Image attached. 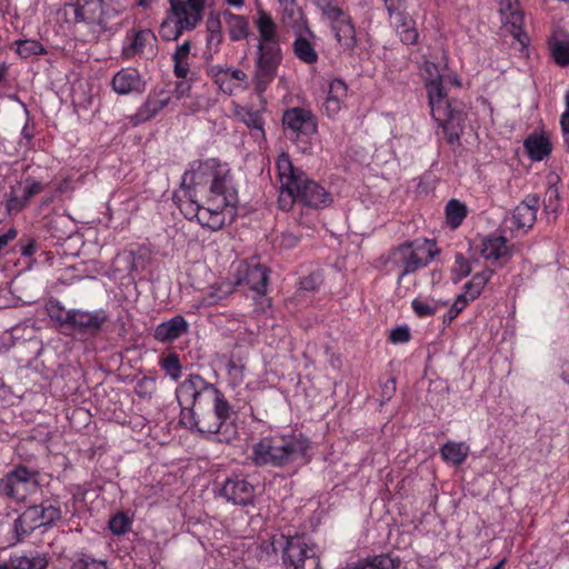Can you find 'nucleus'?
<instances>
[{
  "label": "nucleus",
  "instance_id": "1",
  "mask_svg": "<svg viewBox=\"0 0 569 569\" xmlns=\"http://www.w3.org/2000/svg\"><path fill=\"white\" fill-rule=\"evenodd\" d=\"M173 200L181 213L202 228L220 230L238 202V190L230 168L214 158L194 161L183 173Z\"/></svg>",
  "mask_w": 569,
  "mask_h": 569
},
{
  "label": "nucleus",
  "instance_id": "2",
  "mask_svg": "<svg viewBox=\"0 0 569 569\" xmlns=\"http://www.w3.org/2000/svg\"><path fill=\"white\" fill-rule=\"evenodd\" d=\"M181 423L202 433H218L230 417L223 393L199 375L188 376L176 389Z\"/></svg>",
  "mask_w": 569,
  "mask_h": 569
},
{
  "label": "nucleus",
  "instance_id": "3",
  "mask_svg": "<svg viewBox=\"0 0 569 569\" xmlns=\"http://www.w3.org/2000/svg\"><path fill=\"white\" fill-rule=\"evenodd\" d=\"M277 176L280 183L279 207L289 211L299 202L311 209H323L331 204V194L307 173L295 167L288 153L277 159Z\"/></svg>",
  "mask_w": 569,
  "mask_h": 569
},
{
  "label": "nucleus",
  "instance_id": "4",
  "mask_svg": "<svg viewBox=\"0 0 569 569\" xmlns=\"http://www.w3.org/2000/svg\"><path fill=\"white\" fill-rule=\"evenodd\" d=\"M123 6L117 0H61L58 16L68 24H82L94 37L116 32Z\"/></svg>",
  "mask_w": 569,
  "mask_h": 569
},
{
  "label": "nucleus",
  "instance_id": "5",
  "mask_svg": "<svg viewBox=\"0 0 569 569\" xmlns=\"http://www.w3.org/2000/svg\"><path fill=\"white\" fill-rule=\"evenodd\" d=\"M254 26L258 31V43L252 83L254 90L262 94L278 74L282 61V49L278 26L267 11L258 10Z\"/></svg>",
  "mask_w": 569,
  "mask_h": 569
},
{
  "label": "nucleus",
  "instance_id": "6",
  "mask_svg": "<svg viewBox=\"0 0 569 569\" xmlns=\"http://www.w3.org/2000/svg\"><path fill=\"white\" fill-rule=\"evenodd\" d=\"M308 439L301 433L271 432L252 445L250 458L258 467L281 468L305 458Z\"/></svg>",
  "mask_w": 569,
  "mask_h": 569
},
{
  "label": "nucleus",
  "instance_id": "7",
  "mask_svg": "<svg viewBox=\"0 0 569 569\" xmlns=\"http://www.w3.org/2000/svg\"><path fill=\"white\" fill-rule=\"evenodd\" d=\"M270 546L274 552L282 551V562L288 569H318L319 558L316 547L308 543L305 537L274 535Z\"/></svg>",
  "mask_w": 569,
  "mask_h": 569
},
{
  "label": "nucleus",
  "instance_id": "8",
  "mask_svg": "<svg viewBox=\"0 0 569 569\" xmlns=\"http://www.w3.org/2000/svg\"><path fill=\"white\" fill-rule=\"evenodd\" d=\"M439 250L432 240L416 239L396 248L391 252V260L400 267L399 281L409 273L428 266L438 254Z\"/></svg>",
  "mask_w": 569,
  "mask_h": 569
},
{
  "label": "nucleus",
  "instance_id": "9",
  "mask_svg": "<svg viewBox=\"0 0 569 569\" xmlns=\"http://www.w3.org/2000/svg\"><path fill=\"white\" fill-rule=\"evenodd\" d=\"M423 72L431 116L439 126L446 128L447 122L453 117V110L445 88V77L441 76L439 67L433 62H426Z\"/></svg>",
  "mask_w": 569,
  "mask_h": 569
},
{
  "label": "nucleus",
  "instance_id": "10",
  "mask_svg": "<svg viewBox=\"0 0 569 569\" xmlns=\"http://www.w3.org/2000/svg\"><path fill=\"white\" fill-rule=\"evenodd\" d=\"M268 279V269L259 261L252 259L240 261L237 264L231 281L234 283V289L241 288L247 296L251 293V298L256 300V303H260L261 308H263L264 302L269 306L264 299Z\"/></svg>",
  "mask_w": 569,
  "mask_h": 569
},
{
  "label": "nucleus",
  "instance_id": "11",
  "mask_svg": "<svg viewBox=\"0 0 569 569\" xmlns=\"http://www.w3.org/2000/svg\"><path fill=\"white\" fill-rule=\"evenodd\" d=\"M61 518V510L58 505L43 502L27 508L12 523V535L9 545L20 542L34 529L48 526Z\"/></svg>",
  "mask_w": 569,
  "mask_h": 569
},
{
  "label": "nucleus",
  "instance_id": "12",
  "mask_svg": "<svg viewBox=\"0 0 569 569\" xmlns=\"http://www.w3.org/2000/svg\"><path fill=\"white\" fill-rule=\"evenodd\" d=\"M283 124L291 131V139L303 152L311 151V138L317 133L318 124L313 114L302 108H292L284 112Z\"/></svg>",
  "mask_w": 569,
  "mask_h": 569
},
{
  "label": "nucleus",
  "instance_id": "13",
  "mask_svg": "<svg viewBox=\"0 0 569 569\" xmlns=\"http://www.w3.org/2000/svg\"><path fill=\"white\" fill-rule=\"evenodd\" d=\"M39 490L38 473L23 466L14 468L0 480V493L23 501Z\"/></svg>",
  "mask_w": 569,
  "mask_h": 569
},
{
  "label": "nucleus",
  "instance_id": "14",
  "mask_svg": "<svg viewBox=\"0 0 569 569\" xmlns=\"http://www.w3.org/2000/svg\"><path fill=\"white\" fill-rule=\"evenodd\" d=\"M107 316L103 310L92 312L82 310H69L61 323L72 328L80 333L96 335L106 322Z\"/></svg>",
  "mask_w": 569,
  "mask_h": 569
},
{
  "label": "nucleus",
  "instance_id": "15",
  "mask_svg": "<svg viewBox=\"0 0 569 569\" xmlns=\"http://www.w3.org/2000/svg\"><path fill=\"white\" fill-rule=\"evenodd\" d=\"M499 11L502 28L509 32L522 47L528 42L527 34L522 31L523 14L517 0H500Z\"/></svg>",
  "mask_w": 569,
  "mask_h": 569
},
{
  "label": "nucleus",
  "instance_id": "16",
  "mask_svg": "<svg viewBox=\"0 0 569 569\" xmlns=\"http://www.w3.org/2000/svg\"><path fill=\"white\" fill-rule=\"evenodd\" d=\"M209 76L219 89L229 96H233L238 90L247 88V73L238 68L211 66Z\"/></svg>",
  "mask_w": 569,
  "mask_h": 569
},
{
  "label": "nucleus",
  "instance_id": "17",
  "mask_svg": "<svg viewBox=\"0 0 569 569\" xmlns=\"http://www.w3.org/2000/svg\"><path fill=\"white\" fill-rule=\"evenodd\" d=\"M329 27L340 51L348 56H352L358 47L359 39L356 24L350 14L348 12L345 13L329 23Z\"/></svg>",
  "mask_w": 569,
  "mask_h": 569
},
{
  "label": "nucleus",
  "instance_id": "18",
  "mask_svg": "<svg viewBox=\"0 0 569 569\" xmlns=\"http://www.w3.org/2000/svg\"><path fill=\"white\" fill-rule=\"evenodd\" d=\"M171 100L172 93L170 90L160 89L151 91L144 103L136 111L134 114L130 116V123L132 126H138L152 119L161 110L168 107Z\"/></svg>",
  "mask_w": 569,
  "mask_h": 569
},
{
  "label": "nucleus",
  "instance_id": "19",
  "mask_svg": "<svg viewBox=\"0 0 569 569\" xmlns=\"http://www.w3.org/2000/svg\"><path fill=\"white\" fill-rule=\"evenodd\" d=\"M538 208L539 198L535 194L527 196L525 200L515 208L512 216L509 218L510 228L512 230L527 232L532 228L537 219Z\"/></svg>",
  "mask_w": 569,
  "mask_h": 569
},
{
  "label": "nucleus",
  "instance_id": "20",
  "mask_svg": "<svg viewBox=\"0 0 569 569\" xmlns=\"http://www.w3.org/2000/svg\"><path fill=\"white\" fill-rule=\"evenodd\" d=\"M221 496L233 505L248 506L254 498V488L242 478H228L220 489Z\"/></svg>",
  "mask_w": 569,
  "mask_h": 569
},
{
  "label": "nucleus",
  "instance_id": "21",
  "mask_svg": "<svg viewBox=\"0 0 569 569\" xmlns=\"http://www.w3.org/2000/svg\"><path fill=\"white\" fill-rule=\"evenodd\" d=\"M234 283L231 279L217 281L208 286L201 295L200 300L192 307L194 310L223 305L234 292Z\"/></svg>",
  "mask_w": 569,
  "mask_h": 569
},
{
  "label": "nucleus",
  "instance_id": "22",
  "mask_svg": "<svg viewBox=\"0 0 569 569\" xmlns=\"http://www.w3.org/2000/svg\"><path fill=\"white\" fill-rule=\"evenodd\" d=\"M190 326L181 315L157 325L153 331V338L161 343H171L189 332Z\"/></svg>",
  "mask_w": 569,
  "mask_h": 569
},
{
  "label": "nucleus",
  "instance_id": "23",
  "mask_svg": "<svg viewBox=\"0 0 569 569\" xmlns=\"http://www.w3.org/2000/svg\"><path fill=\"white\" fill-rule=\"evenodd\" d=\"M157 38L151 30L144 29L128 33L122 48V54L126 58H132L136 54L144 53L146 49L150 54L156 52Z\"/></svg>",
  "mask_w": 569,
  "mask_h": 569
},
{
  "label": "nucleus",
  "instance_id": "24",
  "mask_svg": "<svg viewBox=\"0 0 569 569\" xmlns=\"http://www.w3.org/2000/svg\"><path fill=\"white\" fill-rule=\"evenodd\" d=\"M144 81L134 68H122L112 78L111 86L118 94L139 93L144 90Z\"/></svg>",
  "mask_w": 569,
  "mask_h": 569
},
{
  "label": "nucleus",
  "instance_id": "25",
  "mask_svg": "<svg viewBox=\"0 0 569 569\" xmlns=\"http://www.w3.org/2000/svg\"><path fill=\"white\" fill-rule=\"evenodd\" d=\"M389 18L402 43L415 44L418 41L416 22L403 9L393 10L392 13H389Z\"/></svg>",
  "mask_w": 569,
  "mask_h": 569
},
{
  "label": "nucleus",
  "instance_id": "26",
  "mask_svg": "<svg viewBox=\"0 0 569 569\" xmlns=\"http://www.w3.org/2000/svg\"><path fill=\"white\" fill-rule=\"evenodd\" d=\"M480 254L486 260L506 261L511 257V250L503 236L493 233L481 240Z\"/></svg>",
  "mask_w": 569,
  "mask_h": 569
},
{
  "label": "nucleus",
  "instance_id": "27",
  "mask_svg": "<svg viewBox=\"0 0 569 569\" xmlns=\"http://www.w3.org/2000/svg\"><path fill=\"white\" fill-rule=\"evenodd\" d=\"M169 4L168 14L171 16L182 29L192 30L202 19V13L191 9L189 4H186L184 0H169Z\"/></svg>",
  "mask_w": 569,
  "mask_h": 569
},
{
  "label": "nucleus",
  "instance_id": "28",
  "mask_svg": "<svg viewBox=\"0 0 569 569\" xmlns=\"http://www.w3.org/2000/svg\"><path fill=\"white\" fill-rule=\"evenodd\" d=\"M234 113L247 126L256 141L262 142L266 140L264 120L261 110L237 106Z\"/></svg>",
  "mask_w": 569,
  "mask_h": 569
},
{
  "label": "nucleus",
  "instance_id": "29",
  "mask_svg": "<svg viewBox=\"0 0 569 569\" xmlns=\"http://www.w3.org/2000/svg\"><path fill=\"white\" fill-rule=\"evenodd\" d=\"M315 33L306 29L305 32H300L292 42V50L295 56L307 64H313L318 61L319 56L316 50L313 39Z\"/></svg>",
  "mask_w": 569,
  "mask_h": 569
},
{
  "label": "nucleus",
  "instance_id": "30",
  "mask_svg": "<svg viewBox=\"0 0 569 569\" xmlns=\"http://www.w3.org/2000/svg\"><path fill=\"white\" fill-rule=\"evenodd\" d=\"M523 147L532 161H542L548 158L552 151L550 138L545 133L529 134L523 142Z\"/></svg>",
  "mask_w": 569,
  "mask_h": 569
},
{
  "label": "nucleus",
  "instance_id": "31",
  "mask_svg": "<svg viewBox=\"0 0 569 569\" xmlns=\"http://www.w3.org/2000/svg\"><path fill=\"white\" fill-rule=\"evenodd\" d=\"M347 84L342 80L335 79L330 82L328 94L323 102V110L328 117L333 118L339 113L347 97Z\"/></svg>",
  "mask_w": 569,
  "mask_h": 569
},
{
  "label": "nucleus",
  "instance_id": "32",
  "mask_svg": "<svg viewBox=\"0 0 569 569\" xmlns=\"http://www.w3.org/2000/svg\"><path fill=\"white\" fill-rule=\"evenodd\" d=\"M470 453V447L465 441L449 440L440 448L442 460L450 466L459 467L467 460Z\"/></svg>",
  "mask_w": 569,
  "mask_h": 569
},
{
  "label": "nucleus",
  "instance_id": "33",
  "mask_svg": "<svg viewBox=\"0 0 569 569\" xmlns=\"http://www.w3.org/2000/svg\"><path fill=\"white\" fill-rule=\"evenodd\" d=\"M27 203V199L20 187H12L4 199L0 201V223L6 222L9 217L20 212Z\"/></svg>",
  "mask_w": 569,
  "mask_h": 569
},
{
  "label": "nucleus",
  "instance_id": "34",
  "mask_svg": "<svg viewBox=\"0 0 569 569\" xmlns=\"http://www.w3.org/2000/svg\"><path fill=\"white\" fill-rule=\"evenodd\" d=\"M399 560L388 553L347 562L343 569H396Z\"/></svg>",
  "mask_w": 569,
  "mask_h": 569
},
{
  "label": "nucleus",
  "instance_id": "35",
  "mask_svg": "<svg viewBox=\"0 0 569 569\" xmlns=\"http://www.w3.org/2000/svg\"><path fill=\"white\" fill-rule=\"evenodd\" d=\"M10 565L13 569H46L48 559L40 553H14L10 557Z\"/></svg>",
  "mask_w": 569,
  "mask_h": 569
},
{
  "label": "nucleus",
  "instance_id": "36",
  "mask_svg": "<svg viewBox=\"0 0 569 569\" xmlns=\"http://www.w3.org/2000/svg\"><path fill=\"white\" fill-rule=\"evenodd\" d=\"M224 20L232 41H240L249 36V22L246 17L226 12Z\"/></svg>",
  "mask_w": 569,
  "mask_h": 569
},
{
  "label": "nucleus",
  "instance_id": "37",
  "mask_svg": "<svg viewBox=\"0 0 569 569\" xmlns=\"http://www.w3.org/2000/svg\"><path fill=\"white\" fill-rule=\"evenodd\" d=\"M493 271L491 269H485L477 272L471 280L465 283L463 293L468 296L469 300H476L482 292L485 286L491 279Z\"/></svg>",
  "mask_w": 569,
  "mask_h": 569
},
{
  "label": "nucleus",
  "instance_id": "38",
  "mask_svg": "<svg viewBox=\"0 0 569 569\" xmlns=\"http://www.w3.org/2000/svg\"><path fill=\"white\" fill-rule=\"evenodd\" d=\"M190 53V44L188 41L178 46L174 53L172 54L173 61V73L179 79H187L190 73L188 63Z\"/></svg>",
  "mask_w": 569,
  "mask_h": 569
},
{
  "label": "nucleus",
  "instance_id": "39",
  "mask_svg": "<svg viewBox=\"0 0 569 569\" xmlns=\"http://www.w3.org/2000/svg\"><path fill=\"white\" fill-rule=\"evenodd\" d=\"M445 306V302L426 296H418L411 301L413 312L420 318L431 317Z\"/></svg>",
  "mask_w": 569,
  "mask_h": 569
},
{
  "label": "nucleus",
  "instance_id": "40",
  "mask_svg": "<svg viewBox=\"0 0 569 569\" xmlns=\"http://www.w3.org/2000/svg\"><path fill=\"white\" fill-rule=\"evenodd\" d=\"M467 216V207L457 199H451L446 206V220L452 229L458 228Z\"/></svg>",
  "mask_w": 569,
  "mask_h": 569
},
{
  "label": "nucleus",
  "instance_id": "41",
  "mask_svg": "<svg viewBox=\"0 0 569 569\" xmlns=\"http://www.w3.org/2000/svg\"><path fill=\"white\" fill-rule=\"evenodd\" d=\"M551 57L560 66L569 64V40L553 37L549 41Z\"/></svg>",
  "mask_w": 569,
  "mask_h": 569
},
{
  "label": "nucleus",
  "instance_id": "42",
  "mask_svg": "<svg viewBox=\"0 0 569 569\" xmlns=\"http://www.w3.org/2000/svg\"><path fill=\"white\" fill-rule=\"evenodd\" d=\"M312 2L321 11L328 23L347 13L336 0H312Z\"/></svg>",
  "mask_w": 569,
  "mask_h": 569
},
{
  "label": "nucleus",
  "instance_id": "43",
  "mask_svg": "<svg viewBox=\"0 0 569 569\" xmlns=\"http://www.w3.org/2000/svg\"><path fill=\"white\" fill-rule=\"evenodd\" d=\"M56 569H108V565L103 560H97L91 557H80L74 560L61 563Z\"/></svg>",
  "mask_w": 569,
  "mask_h": 569
},
{
  "label": "nucleus",
  "instance_id": "44",
  "mask_svg": "<svg viewBox=\"0 0 569 569\" xmlns=\"http://www.w3.org/2000/svg\"><path fill=\"white\" fill-rule=\"evenodd\" d=\"M282 9V22L287 26H295L302 18V12L295 0H278Z\"/></svg>",
  "mask_w": 569,
  "mask_h": 569
},
{
  "label": "nucleus",
  "instance_id": "45",
  "mask_svg": "<svg viewBox=\"0 0 569 569\" xmlns=\"http://www.w3.org/2000/svg\"><path fill=\"white\" fill-rule=\"evenodd\" d=\"M16 46V51L21 58H29L46 52L44 47L39 41L32 39L18 40Z\"/></svg>",
  "mask_w": 569,
  "mask_h": 569
},
{
  "label": "nucleus",
  "instance_id": "46",
  "mask_svg": "<svg viewBox=\"0 0 569 569\" xmlns=\"http://www.w3.org/2000/svg\"><path fill=\"white\" fill-rule=\"evenodd\" d=\"M184 31L187 30L180 28V24H178L171 16L167 14V18L160 26L159 33L162 39L173 41L177 40Z\"/></svg>",
  "mask_w": 569,
  "mask_h": 569
},
{
  "label": "nucleus",
  "instance_id": "47",
  "mask_svg": "<svg viewBox=\"0 0 569 569\" xmlns=\"http://www.w3.org/2000/svg\"><path fill=\"white\" fill-rule=\"evenodd\" d=\"M132 521L124 512H118L109 520V529L116 536L127 533L131 529Z\"/></svg>",
  "mask_w": 569,
  "mask_h": 569
},
{
  "label": "nucleus",
  "instance_id": "48",
  "mask_svg": "<svg viewBox=\"0 0 569 569\" xmlns=\"http://www.w3.org/2000/svg\"><path fill=\"white\" fill-rule=\"evenodd\" d=\"M228 381L232 387H238L244 379V366L233 359L228 360L226 363Z\"/></svg>",
  "mask_w": 569,
  "mask_h": 569
},
{
  "label": "nucleus",
  "instance_id": "49",
  "mask_svg": "<svg viewBox=\"0 0 569 569\" xmlns=\"http://www.w3.org/2000/svg\"><path fill=\"white\" fill-rule=\"evenodd\" d=\"M160 365L172 380H178L181 377L182 367L179 357L176 353L168 355L161 360Z\"/></svg>",
  "mask_w": 569,
  "mask_h": 569
},
{
  "label": "nucleus",
  "instance_id": "50",
  "mask_svg": "<svg viewBox=\"0 0 569 569\" xmlns=\"http://www.w3.org/2000/svg\"><path fill=\"white\" fill-rule=\"evenodd\" d=\"M467 297L468 296H466L463 292H461L456 298V300L453 301V303L451 305V307L449 308L447 313L443 316V323L449 325L468 306V303L472 301V300H469Z\"/></svg>",
  "mask_w": 569,
  "mask_h": 569
},
{
  "label": "nucleus",
  "instance_id": "51",
  "mask_svg": "<svg viewBox=\"0 0 569 569\" xmlns=\"http://www.w3.org/2000/svg\"><path fill=\"white\" fill-rule=\"evenodd\" d=\"M471 270V262L463 254L457 253L452 266V273L457 276V280L469 276Z\"/></svg>",
  "mask_w": 569,
  "mask_h": 569
},
{
  "label": "nucleus",
  "instance_id": "52",
  "mask_svg": "<svg viewBox=\"0 0 569 569\" xmlns=\"http://www.w3.org/2000/svg\"><path fill=\"white\" fill-rule=\"evenodd\" d=\"M566 109L560 116V128L563 136L565 148L569 152V91L565 96Z\"/></svg>",
  "mask_w": 569,
  "mask_h": 569
},
{
  "label": "nucleus",
  "instance_id": "53",
  "mask_svg": "<svg viewBox=\"0 0 569 569\" xmlns=\"http://www.w3.org/2000/svg\"><path fill=\"white\" fill-rule=\"evenodd\" d=\"M389 340L392 343H406L410 340V330L407 326H399L391 330Z\"/></svg>",
  "mask_w": 569,
  "mask_h": 569
},
{
  "label": "nucleus",
  "instance_id": "54",
  "mask_svg": "<svg viewBox=\"0 0 569 569\" xmlns=\"http://www.w3.org/2000/svg\"><path fill=\"white\" fill-rule=\"evenodd\" d=\"M190 90H191V83L187 78V79H182L181 81H178L176 83V88H174L173 92H171V93H172V97L174 96L176 99L181 100L186 97H189Z\"/></svg>",
  "mask_w": 569,
  "mask_h": 569
},
{
  "label": "nucleus",
  "instance_id": "55",
  "mask_svg": "<svg viewBox=\"0 0 569 569\" xmlns=\"http://www.w3.org/2000/svg\"><path fill=\"white\" fill-rule=\"evenodd\" d=\"M547 194H548V200L545 203V210L548 214L552 213L553 217H556L557 212H558V207H559L558 191L549 190Z\"/></svg>",
  "mask_w": 569,
  "mask_h": 569
},
{
  "label": "nucleus",
  "instance_id": "56",
  "mask_svg": "<svg viewBox=\"0 0 569 569\" xmlns=\"http://www.w3.org/2000/svg\"><path fill=\"white\" fill-rule=\"evenodd\" d=\"M320 284V278L318 274H309L300 280V288L306 291H312Z\"/></svg>",
  "mask_w": 569,
  "mask_h": 569
},
{
  "label": "nucleus",
  "instance_id": "57",
  "mask_svg": "<svg viewBox=\"0 0 569 569\" xmlns=\"http://www.w3.org/2000/svg\"><path fill=\"white\" fill-rule=\"evenodd\" d=\"M208 44L212 46L214 44L218 47L221 42V32L219 28V23L210 24L209 26V36H208Z\"/></svg>",
  "mask_w": 569,
  "mask_h": 569
},
{
  "label": "nucleus",
  "instance_id": "58",
  "mask_svg": "<svg viewBox=\"0 0 569 569\" xmlns=\"http://www.w3.org/2000/svg\"><path fill=\"white\" fill-rule=\"evenodd\" d=\"M153 386H154L153 380L143 378L138 382L136 391L140 397L150 396L151 395L150 388H153Z\"/></svg>",
  "mask_w": 569,
  "mask_h": 569
},
{
  "label": "nucleus",
  "instance_id": "59",
  "mask_svg": "<svg viewBox=\"0 0 569 569\" xmlns=\"http://www.w3.org/2000/svg\"><path fill=\"white\" fill-rule=\"evenodd\" d=\"M17 234L18 232L14 228H10L7 232L0 234V252L17 237Z\"/></svg>",
  "mask_w": 569,
  "mask_h": 569
},
{
  "label": "nucleus",
  "instance_id": "60",
  "mask_svg": "<svg viewBox=\"0 0 569 569\" xmlns=\"http://www.w3.org/2000/svg\"><path fill=\"white\" fill-rule=\"evenodd\" d=\"M41 190V184L37 181H27V186L26 188L23 189V194L26 197V199L28 200L30 197H32L33 194L40 192Z\"/></svg>",
  "mask_w": 569,
  "mask_h": 569
},
{
  "label": "nucleus",
  "instance_id": "61",
  "mask_svg": "<svg viewBox=\"0 0 569 569\" xmlns=\"http://www.w3.org/2000/svg\"><path fill=\"white\" fill-rule=\"evenodd\" d=\"M386 8L389 13H392L396 9L405 8V0H385Z\"/></svg>",
  "mask_w": 569,
  "mask_h": 569
},
{
  "label": "nucleus",
  "instance_id": "62",
  "mask_svg": "<svg viewBox=\"0 0 569 569\" xmlns=\"http://www.w3.org/2000/svg\"><path fill=\"white\" fill-rule=\"evenodd\" d=\"M441 76L445 77V84L450 83L455 87H461V80L457 73H455V72L441 73Z\"/></svg>",
  "mask_w": 569,
  "mask_h": 569
},
{
  "label": "nucleus",
  "instance_id": "63",
  "mask_svg": "<svg viewBox=\"0 0 569 569\" xmlns=\"http://www.w3.org/2000/svg\"><path fill=\"white\" fill-rule=\"evenodd\" d=\"M37 251V244L34 241H29L27 244L22 246L21 254L24 257H31Z\"/></svg>",
  "mask_w": 569,
  "mask_h": 569
},
{
  "label": "nucleus",
  "instance_id": "64",
  "mask_svg": "<svg viewBox=\"0 0 569 569\" xmlns=\"http://www.w3.org/2000/svg\"><path fill=\"white\" fill-rule=\"evenodd\" d=\"M560 377L563 380V382L569 385V359L562 362Z\"/></svg>",
  "mask_w": 569,
  "mask_h": 569
}]
</instances>
